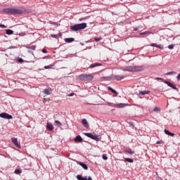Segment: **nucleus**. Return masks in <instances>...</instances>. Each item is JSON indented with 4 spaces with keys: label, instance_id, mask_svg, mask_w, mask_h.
Masks as SVG:
<instances>
[{
    "label": "nucleus",
    "instance_id": "nucleus-48",
    "mask_svg": "<svg viewBox=\"0 0 180 180\" xmlns=\"http://www.w3.org/2000/svg\"><path fill=\"white\" fill-rule=\"evenodd\" d=\"M82 20H83V19H82V18H80V19H79V21L81 22Z\"/></svg>",
    "mask_w": 180,
    "mask_h": 180
},
{
    "label": "nucleus",
    "instance_id": "nucleus-8",
    "mask_svg": "<svg viewBox=\"0 0 180 180\" xmlns=\"http://www.w3.org/2000/svg\"><path fill=\"white\" fill-rule=\"evenodd\" d=\"M46 129H47V130H49V131H53V130H54V126H53V124L48 122V123L46 124Z\"/></svg>",
    "mask_w": 180,
    "mask_h": 180
},
{
    "label": "nucleus",
    "instance_id": "nucleus-36",
    "mask_svg": "<svg viewBox=\"0 0 180 180\" xmlns=\"http://www.w3.org/2000/svg\"><path fill=\"white\" fill-rule=\"evenodd\" d=\"M51 37H52L53 39H57V35L52 34H51Z\"/></svg>",
    "mask_w": 180,
    "mask_h": 180
},
{
    "label": "nucleus",
    "instance_id": "nucleus-37",
    "mask_svg": "<svg viewBox=\"0 0 180 180\" xmlns=\"http://www.w3.org/2000/svg\"><path fill=\"white\" fill-rule=\"evenodd\" d=\"M27 53H29L30 54H32V56H34V53H33V51H32V50L29 49L27 51Z\"/></svg>",
    "mask_w": 180,
    "mask_h": 180
},
{
    "label": "nucleus",
    "instance_id": "nucleus-16",
    "mask_svg": "<svg viewBox=\"0 0 180 180\" xmlns=\"http://www.w3.org/2000/svg\"><path fill=\"white\" fill-rule=\"evenodd\" d=\"M79 165H81V167L84 169H88V165H86V164L82 162H79Z\"/></svg>",
    "mask_w": 180,
    "mask_h": 180
},
{
    "label": "nucleus",
    "instance_id": "nucleus-15",
    "mask_svg": "<svg viewBox=\"0 0 180 180\" xmlns=\"http://www.w3.org/2000/svg\"><path fill=\"white\" fill-rule=\"evenodd\" d=\"M164 131H165V134H167V136H171V137H174L175 136V134L172 133L167 129H165Z\"/></svg>",
    "mask_w": 180,
    "mask_h": 180
},
{
    "label": "nucleus",
    "instance_id": "nucleus-1",
    "mask_svg": "<svg viewBox=\"0 0 180 180\" xmlns=\"http://www.w3.org/2000/svg\"><path fill=\"white\" fill-rule=\"evenodd\" d=\"M122 71H128L129 72H139L144 70V66H127L124 68L122 69Z\"/></svg>",
    "mask_w": 180,
    "mask_h": 180
},
{
    "label": "nucleus",
    "instance_id": "nucleus-7",
    "mask_svg": "<svg viewBox=\"0 0 180 180\" xmlns=\"http://www.w3.org/2000/svg\"><path fill=\"white\" fill-rule=\"evenodd\" d=\"M11 141L12 143H13L15 147H17L18 148H20V143H19V142L18 141L17 138H12Z\"/></svg>",
    "mask_w": 180,
    "mask_h": 180
},
{
    "label": "nucleus",
    "instance_id": "nucleus-45",
    "mask_svg": "<svg viewBox=\"0 0 180 180\" xmlns=\"http://www.w3.org/2000/svg\"><path fill=\"white\" fill-rule=\"evenodd\" d=\"M68 96H74V93H72L70 94H68Z\"/></svg>",
    "mask_w": 180,
    "mask_h": 180
},
{
    "label": "nucleus",
    "instance_id": "nucleus-35",
    "mask_svg": "<svg viewBox=\"0 0 180 180\" xmlns=\"http://www.w3.org/2000/svg\"><path fill=\"white\" fill-rule=\"evenodd\" d=\"M0 27H1V29H6V26L4 24H0Z\"/></svg>",
    "mask_w": 180,
    "mask_h": 180
},
{
    "label": "nucleus",
    "instance_id": "nucleus-41",
    "mask_svg": "<svg viewBox=\"0 0 180 180\" xmlns=\"http://www.w3.org/2000/svg\"><path fill=\"white\" fill-rule=\"evenodd\" d=\"M150 46L152 47H157V46H158V44H150Z\"/></svg>",
    "mask_w": 180,
    "mask_h": 180
},
{
    "label": "nucleus",
    "instance_id": "nucleus-4",
    "mask_svg": "<svg viewBox=\"0 0 180 180\" xmlns=\"http://www.w3.org/2000/svg\"><path fill=\"white\" fill-rule=\"evenodd\" d=\"M81 81H92L94 79V75L83 74L79 76Z\"/></svg>",
    "mask_w": 180,
    "mask_h": 180
},
{
    "label": "nucleus",
    "instance_id": "nucleus-20",
    "mask_svg": "<svg viewBox=\"0 0 180 180\" xmlns=\"http://www.w3.org/2000/svg\"><path fill=\"white\" fill-rule=\"evenodd\" d=\"M150 94V91H139V95H148Z\"/></svg>",
    "mask_w": 180,
    "mask_h": 180
},
{
    "label": "nucleus",
    "instance_id": "nucleus-29",
    "mask_svg": "<svg viewBox=\"0 0 180 180\" xmlns=\"http://www.w3.org/2000/svg\"><path fill=\"white\" fill-rule=\"evenodd\" d=\"M153 112H161V108L158 107H155L153 109Z\"/></svg>",
    "mask_w": 180,
    "mask_h": 180
},
{
    "label": "nucleus",
    "instance_id": "nucleus-22",
    "mask_svg": "<svg viewBox=\"0 0 180 180\" xmlns=\"http://www.w3.org/2000/svg\"><path fill=\"white\" fill-rule=\"evenodd\" d=\"M55 126H57V127H61L62 124L58 120H55L54 122Z\"/></svg>",
    "mask_w": 180,
    "mask_h": 180
},
{
    "label": "nucleus",
    "instance_id": "nucleus-23",
    "mask_svg": "<svg viewBox=\"0 0 180 180\" xmlns=\"http://www.w3.org/2000/svg\"><path fill=\"white\" fill-rule=\"evenodd\" d=\"M84 136H86V137H89V139L94 138V134L92 133H84Z\"/></svg>",
    "mask_w": 180,
    "mask_h": 180
},
{
    "label": "nucleus",
    "instance_id": "nucleus-21",
    "mask_svg": "<svg viewBox=\"0 0 180 180\" xmlns=\"http://www.w3.org/2000/svg\"><path fill=\"white\" fill-rule=\"evenodd\" d=\"M6 34H8V36H11V34H13V30H6Z\"/></svg>",
    "mask_w": 180,
    "mask_h": 180
},
{
    "label": "nucleus",
    "instance_id": "nucleus-5",
    "mask_svg": "<svg viewBox=\"0 0 180 180\" xmlns=\"http://www.w3.org/2000/svg\"><path fill=\"white\" fill-rule=\"evenodd\" d=\"M0 117H1V119H7L8 120L13 119V117L11 115H9L6 112L0 113Z\"/></svg>",
    "mask_w": 180,
    "mask_h": 180
},
{
    "label": "nucleus",
    "instance_id": "nucleus-32",
    "mask_svg": "<svg viewBox=\"0 0 180 180\" xmlns=\"http://www.w3.org/2000/svg\"><path fill=\"white\" fill-rule=\"evenodd\" d=\"M102 158H103V160H108V155L103 154L102 155Z\"/></svg>",
    "mask_w": 180,
    "mask_h": 180
},
{
    "label": "nucleus",
    "instance_id": "nucleus-26",
    "mask_svg": "<svg viewBox=\"0 0 180 180\" xmlns=\"http://www.w3.org/2000/svg\"><path fill=\"white\" fill-rule=\"evenodd\" d=\"M14 174H16V175H19L22 174V169H17L14 171Z\"/></svg>",
    "mask_w": 180,
    "mask_h": 180
},
{
    "label": "nucleus",
    "instance_id": "nucleus-46",
    "mask_svg": "<svg viewBox=\"0 0 180 180\" xmlns=\"http://www.w3.org/2000/svg\"><path fill=\"white\" fill-rule=\"evenodd\" d=\"M131 126H132V127H134V124L133 122H131Z\"/></svg>",
    "mask_w": 180,
    "mask_h": 180
},
{
    "label": "nucleus",
    "instance_id": "nucleus-11",
    "mask_svg": "<svg viewBox=\"0 0 180 180\" xmlns=\"http://www.w3.org/2000/svg\"><path fill=\"white\" fill-rule=\"evenodd\" d=\"M51 92H53L52 89H45L43 91V94H44L45 95H50Z\"/></svg>",
    "mask_w": 180,
    "mask_h": 180
},
{
    "label": "nucleus",
    "instance_id": "nucleus-9",
    "mask_svg": "<svg viewBox=\"0 0 180 180\" xmlns=\"http://www.w3.org/2000/svg\"><path fill=\"white\" fill-rule=\"evenodd\" d=\"M84 139H82V137L80 135H77L75 138V141L76 143H81L82 142Z\"/></svg>",
    "mask_w": 180,
    "mask_h": 180
},
{
    "label": "nucleus",
    "instance_id": "nucleus-2",
    "mask_svg": "<svg viewBox=\"0 0 180 180\" xmlns=\"http://www.w3.org/2000/svg\"><path fill=\"white\" fill-rule=\"evenodd\" d=\"M3 12L4 13H8L9 15H22L23 13V11L20 9L18 8H4Z\"/></svg>",
    "mask_w": 180,
    "mask_h": 180
},
{
    "label": "nucleus",
    "instance_id": "nucleus-24",
    "mask_svg": "<svg viewBox=\"0 0 180 180\" xmlns=\"http://www.w3.org/2000/svg\"><path fill=\"white\" fill-rule=\"evenodd\" d=\"M124 151L127 154H131V155L134 154V151L131 150V149H130V148L126 149Z\"/></svg>",
    "mask_w": 180,
    "mask_h": 180
},
{
    "label": "nucleus",
    "instance_id": "nucleus-33",
    "mask_svg": "<svg viewBox=\"0 0 180 180\" xmlns=\"http://www.w3.org/2000/svg\"><path fill=\"white\" fill-rule=\"evenodd\" d=\"M174 47H175V45L174 44H171L168 46V49H169V50H172Z\"/></svg>",
    "mask_w": 180,
    "mask_h": 180
},
{
    "label": "nucleus",
    "instance_id": "nucleus-13",
    "mask_svg": "<svg viewBox=\"0 0 180 180\" xmlns=\"http://www.w3.org/2000/svg\"><path fill=\"white\" fill-rule=\"evenodd\" d=\"M102 65V63H96L90 65L89 68H95V67H100Z\"/></svg>",
    "mask_w": 180,
    "mask_h": 180
},
{
    "label": "nucleus",
    "instance_id": "nucleus-12",
    "mask_svg": "<svg viewBox=\"0 0 180 180\" xmlns=\"http://www.w3.org/2000/svg\"><path fill=\"white\" fill-rule=\"evenodd\" d=\"M126 106H127V104L126 103H119V104H116L115 105V108H126Z\"/></svg>",
    "mask_w": 180,
    "mask_h": 180
},
{
    "label": "nucleus",
    "instance_id": "nucleus-3",
    "mask_svg": "<svg viewBox=\"0 0 180 180\" xmlns=\"http://www.w3.org/2000/svg\"><path fill=\"white\" fill-rule=\"evenodd\" d=\"M86 26H87L86 23L83 22V23L72 25L70 27V29L72 32H78L79 30H84V29H86Z\"/></svg>",
    "mask_w": 180,
    "mask_h": 180
},
{
    "label": "nucleus",
    "instance_id": "nucleus-34",
    "mask_svg": "<svg viewBox=\"0 0 180 180\" xmlns=\"http://www.w3.org/2000/svg\"><path fill=\"white\" fill-rule=\"evenodd\" d=\"M94 40H95V41H101V40H102V37H99V38L95 37Z\"/></svg>",
    "mask_w": 180,
    "mask_h": 180
},
{
    "label": "nucleus",
    "instance_id": "nucleus-28",
    "mask_svg": "<svg viewBox=\"0 0 180 180\" xmlns=\"http://www.w3.org/2000/svg\"><path fill=\"white\" fill-rule=\"evenodd\" d=\"M176 75V72H169L165 73V75Z\"/></svg>",
    "mask_w": 180,
    "mask_h": 180
},
{
    "label": "nucleus",
    "instance_id": "nucleus-38",
    "mask_svg": "<svg viewBox=\"0 0 180 180\" xmlns=\"http://www.w3.org/2000/svg\"><path fill=\"white\" fill-rule=\"evenodd\" d=\"M141 27H135L134 29V32H137V30H139V29H141Z\"/></svg>",
    "mask_w": 180,
    "mask_h": 180
},
{
    "label": "nucleus",
    "instance_id": "nucleus-31",
    "mask_svg": "<svg viewBox=\"0 0 180 180\" xmlns=\"http://www.w3.org/2000/svg\"><path fill=\"white\" fill-rule=\"evenodd\" d=\"M156 47H157V49H160V50L164 49V46L161 44H158V46Z\"/></svg>",
    "mask_w": 180,
    "mask_h": 180
},
{
    "label": "nucleus",
    "instance_id": "nucleus-19",
    "mask_svg": "<svg viewBox=\"0 0 180 180\" xmlns=\"http://www.w3.org/2000/svg\"><path fill=\"white\" fill-rule=\"evenodd\" d=\"M108 91H110L112 94H115V95H117V91L116 90L113 89L112 87L108 86Z\"/></svg>",
    "mask_w": 180,
    "mask_h": 180
},
{
    "label": "nucleus",
    "instance_id": "nucleus-40",
    "mask_svg": "<svg viewBox=\"0 0 180 180\" xmlns=\"http://www.w3.org/2000/svg\"><path fill=\"white\" fill-rule=\"evenodd\" d=\"M148 33V32H141L140 34L141 36H143L144 34H147Z\"/></svg>",
    "mask_w": 180,
    "mask_h": 180
},
{
    "label": "nucleus",
    "instance_id": "nucleus-25",
    "mask_svg": "<svg viewBox=\"0 0 180 180\" xmlns=\"http://www.w3.org/2000/svg\"><path fill=\"white\" fill-rule=\"evenodd\" d=\"M124 162H130V163H131V162H134V160H133V159H131V158H124Z\"/></svg>",
    "mask_w": 180,
    "mask_h": 180
},
{
    "label": "nucleus",
    "instance_id": "nucleus-42",
    "mask_svg": "<svg viewBox=\"0 0 180 180\" xmlns=\"http://www.w3.org/2000/svg\"><path fill=\"white\" fill-rule=\"evenodd\" d=\"M45 70H49V68H51V66L48 65V66H44Z\"/></svg>",
    "mask_w": 180,
    "mask_h": 180
},
{
    "label": "nucleus",
    "instance_id": "nucleus-50",
    "mask_svg": "<svg viewBox=\"0 0 180 180\" xmlns=\"http://www.w3.org/2000/svg\"><path fill=\"white\" fill-rule=\"evenodd\" d=\"M59 36H61V34H59Z\"/></svg>",
    "mask_w": 180,
    "mask_h": 180
},
{
    "label": "nucleus",
    "instance_id": "nucleus-44",
    "mask_svg": "<svg viewBox=\"0 0 180 180\" xmlns=\"http://www.w3.org/2000/svg\"><path fill=\"white\" fill-rule=\"evenodd\" d=\"M156 79H160L161 81H164V79H162L161 77H156Z\"/></svg>",
    "mask_w": 180,
    "mask_h": 180
},
{
    "label": "nucleus",
    "instance_id": "nucleus-6",
    "mask_svg": "<svg viewBox=\"0 0 180 180\" xmlns=\"http://www.w3.org/2000/svg\"><path fill=\"white\" fill-rule=\"evenodd\" d=\"M163 82H164V84H166V85H167L170 88H172V89H174L175 91H176V92H179V89H178V88H176V86L175 85H174L172 83H171L167 80L163 81Z\"/></svg>",
    "mask_w": 180,
    "mask_h": 180
},
{
    "label": "nucleus",
    "instance_id": "nucleus-14",
    "mask_svg": "<svg viewBox=\"0 0 180 180\" xmlns=\"http://www.w3.org/2000/svg\"><path fill=\"white\" fill-rule=\"evenodd\" d=\"M114 78L117 80V81H122V79H123L124 78V76L122 75H115Z\"/></svg>",
    "mask_w": 180,
    "mask_h": 180
},
{
    "label": "nucleus",
    "instance_id": "nucleus-39",
    "mask_svg": "<svg viewBox=\"0 0 180 180\" xmlns=\"http://www.w3.org/2000/svg\"><path fill=\"white\" fill-rule=\"evenodd\" d=\"M51 25H54V26H58V23L57 22H51Z\"/></svg>",
    "mask_w": 180,
    "mask_h": 180
},
{
    "label": "nucleus",
    "instance_id": "nucleus-27",
    "mask_svg": "<svg viewBox=\"0 0 180 180\" xmlns=\"http://www.w3.org/2000/svg\"><path fill=\"white\" fill-rule=\"evenodd\" d=\"M26 49H28V50H36V45H32L31 46H26Z\"/></svg>",
    "mask_w": 180,
    "mask_h": 180
},
{
    "label": "nucleus",
    "instance_id": "nucleus-30",
    "mask_svg": "<svg viewBox=\"0 0 180 180\" xmlns=\"http://www.w3.org/2000/svg\"><path fill=\"white\" fill-rule=\"evenodd\" d=\"M16 61L18 63H23V59L22 58H17Z\"/></svg>",
    "mask_w": 180,
    "mask_h": 180
},
{
    "label": "nucleus",
    "instance_id": "nucleus-18",
    "mask_svg": "<svg viewBox=\"0 0 180 180\" xmlns=\"http://www.w3.org/2000/svg\"><path fill=\"white\" fill-rule=\"evenodd\" d=\"M92 140H95L96 141H101V139H99V136L96 134L93 135Z\"/></svg>",
    "mask_w": 180,
    "mask_h": 180
},
{
    "label": "nucleus",
    "instance_id": "nucleus-49",
    "mask_svg": "<svg viewBox=\"0 0 180 180\" xmlns=\"http://www.w3.org/2000/svg\"><path fill=\"white\" fill-rule=\"evenodd\" d=\"M80 44H81V46H84V44H82V43H80Z\"/></svg>",
    "mask_w": 180,
    "mask_h": 180
},
{
    "label": "nucleus",
    "instance_id": "nucleus-43",
    "mask_svg": "<svg viewBox=\"0 0 180 180\" xmlns=\"http://www.w3.org/2000/svg\"><path fill=\"white\" fill-rule=\"evenodd\" d=\"M42 53H47V50H46V49H42Z\"/></svg>",
    "mask_w": 180,
    "mask_h": 180
},
{
    "label": "nucleus",
    "instance_id": "nucleus-17",
    "mask_svg": "<svg viewBox=\"0 0 180 180\" xmlns=\"http://www.w3.org/2000/svg\"><path fill=\"white\" fill-rule=\"evenodd\" d=\"M75 39L74 38H66L65 39V43H72Z\"/></svg>",
    "mask_w": 180,
    "mask_h": 180
},
{
    "label": "nucleus",
    "instance_id": "nucleus-51",
    "mask_svg": "<svg viewBox=\"0 0 180 180\" xmlns=\"http://www.w3.org/2000/svg\"><path fill=\"white\" fill-rule=\"evenodd\" d=\"M103 78H109V77H103Z\"/></svg>",
    "mask_w": 180,
    "mask_h": 180
},
{
    "label": "nucleus",
    "instance_id": "nucleus-10",
    "mask_svg": "<svg viewBox=\"0 0 180 180\" xmlns=\"http://www.w3.org/2000/svg\"><path fill=\"white\" fill-rule=\"evenodd\" d=\"M82 124H83L84 127H89V124L88 123V121H86V119L82 120Z\"/></svg>",
    "mask_w": 180,
    "mask_h": 180
},
{
    "label": "nucleus",
    "instance_id": "nucleus-47",
    "mask_svg": "<svg viewBox=\"0 0 180 180\" xmlns=\"http://www.w3.org/2000/svg\"><path fill=\"white\" fill-rule=\"evenodd\" d=\"M157 144H161V142L160 141H158Z\"/></svg>",
    "mask_w": 180,
    "mask_h": 180
}]
</instances>
